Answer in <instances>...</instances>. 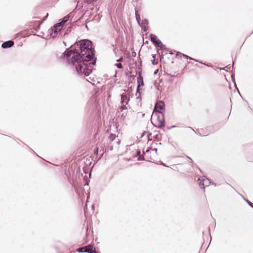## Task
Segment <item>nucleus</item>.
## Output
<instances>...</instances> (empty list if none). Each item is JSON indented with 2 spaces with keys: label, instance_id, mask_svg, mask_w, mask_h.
<instances>
[{
  "label": "nucleus",
  "instance_id": "obj_8",
  "mask_svg": "<svg viewBox=\"0 0 253 253\" xmlns=\"http://www.w3.org/2000/svg\"><path fill=\"white\" fill-rule=\"evenodd\" d=\"M120 97L121 103L122 104H126V105H127L131 98L126 92L121 94Z\"/></svg>",
  "mask_w": 253,
  "mask_h": 253
},
{
  "label": "nucleus",
  "instance_id": "obj_23",
  "mask_svg": "<svg viewBox=\"0 0 253 253\" xmlns=\"http://www.w3.org/2000/svg\"><path fill=\"white\" fill-rule=\"evenodd\" d=\"M148 25L149 20L146 18H144L142 20L141 23L140 22V25H139V26L141 27V26H148Z\"/></svg>",
  "mask_w": 253,
  "mask_h": 253
},
{
  "label": "nucleus",
  "instance_id": "obj_44",
  "mask_svg": "<svg viewBox=\"0 0 253 253\" xmlns=\"http://www.w3.org/2000/svg\"><path fill=\"white\" fill-rule=\"evenodd\" d=\"M101 151H102V153L100 155L98 160H100L102 158V157L104 154L105 151H104V150L103 149H101V150H100V152H101Z\"/></svg>",
  "mask_w": 253,
  "mask_h": 253
},
{
  "label": "nucleus",
  "instance_id": "obj_13",
  "mask_svg": "<svg viewBox=\"0 0 253 253\" xmlns=\"http://www.w3.org/2000/svg\"><path fill=\"white\" fill-rule=\"evenodd\" d=\"M48 16V13H47L46 14V15L45 16H44L42 19V20L41 21H35L34 22H38V25L35 28V30L37 32L38 31V30L40 29V26L41 25L44 21H45L47 17Z\"/></svg>",
  "mask_w": 253,
  "mask_h": 253
},
{
  "label": "nucleus",
  "instance_id": "obj_35",
  "mask_svg": "<svg viewBox=\"0 0 253 253\" xmlns=\"http://www.w3.org/2000/svg\"><path fill=\"white\" fill-rule=\"evenodd\" d=\"M114 66H116L118 69H123V65L120 63H115Z\"/></svg>",
  "mask_w": 253,
  "mask_h": 253
},
{
  "label": "nucleus",
  "instance_id": "obj_45",
  "mask_svg": "<svg viewBox=\"0 0 253 253\" xmlns=\"http://www.w3.org/2000/svg\"><path fill=\"white\" fill-rule=\"evenodd\" d=\"M205 66H207V67H211L212 65L210 63H207V62H204V64Z\"/></svg>",
  "mask_w": 253,
  "mask_h": 253
},
{
  "label": "nucleus",
  "instance_id": "obj_7",
  "mask_svg": "<svg viewBox=\"0 0 253 253\" xmlns=\"http://www.w3.org/2000/svg\"><path fill=\"white\" fill-rule=\"evenodd\" d=\"M157 120L158 122V125L157 126L154 125V126L158 128L163 129L165 131V129L164 128L166 125V121H165V116H162V118L161 119L160 116L159 115H157Z\"/></svg>",
  "mask_w": 253,
  "mask_h": 253
},
{
  "label": "nucleus",
  "instance_id": "obj_60",
  "mask_svg": "<svg viewBox=\"0 0 253 253\" xmlns=\"http://www.w3.org/2000/svg\"><path fill=\"white\" fill-rule=\"evenodd\" d=\"M115 126L116 129L117 130L118 129V127L119 126V125L117 123H115Z\"/></svg>",
  "mask_w": 253,
  "mask_h": 253
},
{
  "label": "nucleus",
  "instance_id": "obj_61",
  "mask_svg": "<svg viewBox=\"0 0 253 253\" xmlns=\"http://www.w3.org/2000/svg\"><path fill=\"white\" fill-rule=\"evenodd\" d=\"M187 158H188L189 159H190V162H191V163H192V164H193V163H194L193 160H192L190 157H189L187 156Z\"/></svg>",
  "mask_w": 253,
  "mask_h": 253
},
{
  "label": "nucleus",
  "instance_id": "obj_34",
  "mask_svg": "<svg viewBox=\"0 0 253 253\" xmlns=\"http://www.w3.org/2000/svg\"><path fill=\"white\" fill-rule=\"evenodd\" d=\"M150 151H155L156 153H157V152L158 151V149L156 148H148L146 151V153H148Z\"/></svg>",
  "mask_w": 253,
  "mask_h": 253
},
{
  "label": "nucleus",
  "instance_id": "obj_27",
  "mask_svg": "<svg viewBox=\"0 0 253 253\" xmlns=\"http://www.w3.org/2000/svg\"><path fill=\"white\" fill-rule=\"evenodd\" d=\"M75 26V21L73 22L72 24H70V26L67 27V29L66 30V33H70L71 32V29L73 28V26Z\"/></svg>",
  "mask_w": 253,
  "mask_h": 253
},
{
  "label": "nucleus",
  "instance_id": "obj_19",
  "mask_svg": "<svg viewBox=\"0 0 253 253\" xmlns=\"http://www.w3.org/2000/svg\"><path fill=\"white\" fill-rule=\"evenodd\" d=\"M123 91H125V92L126 93V94L131 98H132L133 97V93L132 92L133 89L132 87H128L127 89H123Z\"/></svg>",
  "mask_w": 253,
  "mask_h": 253
},
{
  "label": "nucleus",
  "instance_id": "obj_4",
  "mask_svg": "<svg viewBox=\"0 0 253 253\" xmlns=\"http://www.w3.org/2000/svg\"><path fill=\"white\" fill-rule=\"evenodd\" d=\"M62 26L58 23H55L48 30L50 36L52 38H55L62 29Z\"/></svg>",
  "mask_w": 253,
  "mask_h": 253
},
{
  "label": "nucleus",
  "instance_id": "obj_12",
  "mask_svg": "<svg viewBox=\"0 0 253 253\" xmlns=\"http://www.w3.org/2000/svg\"><path fill=\"white\" fill-rule=\"evenodd\" d=\"M86 247H82L80 248H78L77 249L76 251L78 253H96V251H90V250H85Z\"/></svg>",
  "mask_w": 253,
  "mask_h": 253
},
{
  "label": "nucleus",
  "instance_id": "obj_49",
  "mask_svg": "<svg viewBox=\"0 0 253 253\" xmlns=\"http://www.w3.org/2000/svg\"><path fill=\"white\" fill-rule=\"evenodd\" d=\"M89 3H93L94 2L96 1L97 0H86Z\"/></svg>",
  "mask_w": 253,
  "mask_h": 253
},
{
  "label": "nucleus",
  "instance_id": "obj_53",
  "mask_svg": "<svg viewBox=\"0 0 253 253\" xmlns=\"http://www.w3.org/2000/svg\"><path fill=\"white\" fill-rule=\"evenodd\" d=\"M198 135H199L200 136H208L209 134H202L201 133V132H200V131L198 132Z\"/></svg>",
  "mask_w": 253,
  "mask_h": 253
},
{
  "label": "nucleus",
  "instance_id": "obj_15",
  "mask_svg": "<svg viewBox=\"0 0 253 253\" xmlns=\"http://www.w3.org/2000/svg\"><path fill=\"white\" fill-rule=\"evenodd\" d=\"M182 57H183L184 58H185L186 59H189L190 60H194L193 58H192L190 56H189L188 55H187L186 54L182 53L180 52H176V58L179 59V58H181Z\"/></svg>",
  "mask_w": 253,
  "mask_h": 253
},
{
  "label": "nucleus",
  "instance_id": "obj_22",
  "mask_svg": "<svg viewBox=\"0 0 253 253\" xmlns=\"http://www.w3.org/2000/svg\"><path fill=\"white\" fill-rule=\"evenodd\" d=\"M138 61L139 62V65L137 67V70L138 71H142V61L140 57V54L138 53Z\"/></svg>",
  "mask_w": 253,
  "mask_h": 253
},
{
  "label": "nucleus",
  "instance_id": "obj_58",
  "mask_svg": "<svg viewBox=\"0 0 253 253\" xmlns=\"http://www.w3.org/2000/svg\"><path fill=\"white\" fill-rule=\"evenodd\" d=\"M157 54H152V57L153 59H156Z\"/></svg>",
  "mask_w": 253,
  "mask_h": 253
},
{
  "label": "nucleus",
  "instance_id": "obj_43",
  "mask_svg": "<svg viewBox=\"0 0 253 253\" xmlns=\"http://www.w3.org/2000/svg\"><path fill=\"white\" fill-rule=\"evenodd\" d=\"M146 133V131H145V130H143V132H142V134H141V135H140V136L139 138H140V139H141V138H142V137H143L145 135Z\"/></svg>",
  "mask_w": 253,
  "mask_h": 253
},
{
  "label": "nucleus",
  "instance_id": "obj_28",
  "mask_svg": "<svg viewBox=\"0 0 253 253\" xmlns=\"http://www.w3.org/2000/svg\"><path fill=\"white\" fill-rule=\"evenodd\" d=\"M207 181H209V184L207 185L206 186V187H208L209 185H213L215 187L216 186V185H217L216 183H215L214 182H213L211 179L208 177V178H207Z\"/></svg>",
  "mask_w": 253,
  "mask_h": 253
},
{
  "label": "nucleus",
  "instance_id": "obj_57",
  "mask_svg": "<svg viewBox=\"0 0 253 253\" xmlns=\"http://www.w3.org/2000/svg\"><path fill=\"white\" fill-rule=\"evenodd\" d=\"M159 72V69H156L154 71V75H157V74Z\"/></svg>",
  "mask_w": 253,
  "mask_h": 253
},
{
  "label": "nucleus",
  "instance_id": "obj_52",
  "mask_svg": "<svg viewBox=\"0 0 253 253\" xmlns=\"http://www.w3.org/2000/svg\"><path fill=\"white\" fill-rule=\"evenodd\" d=\"M132 56L133 57L136 56V53L134 50L132 51Z\"/></svg>",
  "mask_w": 253,
  "mask_h": 253
},
{
  "label": "nucleus",
  "instance_id": "obj_64",
  "mask_svg": "<svg viewBox=\"0 0 253 253\" xmlns=\"http://www.w3.org/2000/svg\"><path fill=\"white\" fill-rule=\"evenodd\" d=\"M116 143H117V144L118 145H119V144H120V143H121V140H119V139H118V140L117 141V142H116Z\"/></svg>",
  "mask_w": 253,
  "mask_h": 253
},
{
  "label": "nucleus",
  "instance_id": "obj_20",
  "mask_svg": "<svg viewBox=\"0 0 253 253\" xmlns=\"http://www.w3.org/2000/svg\"><path fill=\"white\" fill-rule=\"evenodd\" d=\"M153 139L156 142H160L162 140V135L161 133H158L153 136Z\"/></svg>",
  "mask_w": 253,
  "mask_h": 253
},
{
  "label": "nucleus",
  "instance_id": "obj_54",
  "mask_svg": "<svg viewBox=\"0 0 253 253\" xmlns=\"http://www.w3.org/2000/svg\"><path fill=\"white\" fill-rule=\"evenodd\" d=\"M123 61V57L121 56L119 59L117 60V62H122Z\"/></svg>",
  "mask_w": 253,
  "mask_h": 253
},
{
  "label": "nucleus",
  "instance_id": "obj_14",
  "mask_svg": "<svg viewBox=\"0 0 253 253\" xmlns=\"http://www.w3.org/2000/svg\"><path fill=\"white\" fill-rule=\"evenodd\" d=\"M136 156L137 157V160L139 161H146L143 155H142L141 154V151L140 149H136Z\"/></svg>",
  "mask_w": 253,
  "mask_h": 253
},
{
  "label": "nucleus",
  "instance_id": "obj_3",
  "mask_svg": "<svg viewBox=\"0 0 253 253\" xmlns=\"http://www.w3.org/2000/svg\"><path fill=\"white\" fill-rule=\"evenodd\" d=\"M154 109L156 113L161 114L162 116L165 115L166 105L163 100L156 102L154 105Z\"/></svg>",
  "mask_w": 253,
  "mask_h": 253
},
{
  "label": "nucleus",
  "instance_id": "obj_29",
  "mask_svg": "<svg viewBox=\"0 0 253 253\" xmlns=\"http://www.w3.org/2000/svg\"><path fill=\"white\" fill-rule=\"evenodd\" d=\"M84 247H86L85 250H90V251H96L95 248L93 247L91 244H88Z\"/></svg>",
  "mask_w": 253,
  "mask_h": 253
},
{
  "label": "nucleus",
  "instance_id": "obj_10",
  "mask_svg": "<svg viewBox=\"0 0 253 253\" xmlns=\"http://www.w3.org/2000/svg\"><path fill=\"white\" fill-rule=\"evenodd\" d=\"M207 177L203 176L198 179V184L201 189H205L206 186H205V182L207 181Z\"/></svg>",
  "mask_w": 253,
  "mask_h": 253
},
{
  "label": "nucleus",
  "instance_id": "obj_47",
  "mask_svg": "<svg viewBox=\"0 0 253 253\" xmlns=\"http://www.w3.org/2000/svg\"><path fill=\"white\" fill-rule=\"evenodd\" d=\"M126 115H125L124 114H122L120 116L121 119H122V120H124L126 118Z\"/></svg>",
  "mask_w": 253,
  "mask_h": 253
},
{
  "label": "nucleus",
  "instance_id": "obj_62",
  "mask_svg": "<svg viewBox=\"0 0 253 253\" xmlns=\"http://www.w3.org/2000/svg\"><path fill=\"white\" fill-rule=\"evenodd\" d=\"M89 196H90V194L89 193H87V197H86V201H88L89 198Z\"/></svg>",
  "mask_w": 253,
  "mask_h": 253
},
{
  "label": "nucleus",
  "instance_id": "obj_42",
  "mask_svg": "<svg viewBox=\"0 0 253 253\" xmlns=\"http://www.w3.org/2000/svg\"><path fill=\"white\" fill-rule=\"evenodd\" d=\"M135 75H131L129 77H128V79L129 80H135Z\"/></svg>",
  "mask_w": 253,
  "mask_h": 253
},
{
  "label": "nucleus",
  "instance_id": "obj_37",
  "mask_svg": "<svg viewBox=\"0 0 253 253\" xmlns=\"http://www.w3.org/2000/svg\"><path fill=\"white\" fill-rule=\"evenodd\" d=\"M231 77L232 81V82H233V84H234V86H236V82H235V76H234V75H233V74H232V75H231Z\"/></svg>",
  "mask_w": 253,
  "mask_h": 253
},
{
  "label": "nucleus",
  "instance_id": "obj_17",
  "mask_svg": "<svg viewBox=\"0 0 253 253\" xmlns=\"http://www.w3.org/2000/svg\"><path fill=\"white\" fill-rule=\"evenodd\" d=\"M73 18V14L72 13H70L67 15L64 16L61 18V19L64 22V23L67 22L68 21L70 20V22L72 21Z\"/></svg>",
  "mask_w": 253,
  "mask_h": 253
},
{
  "label": "nucleus",
  "instance_id": "obj_25",
  "mask_svg": "<svg viewBox=\"0 0 253 253\" xmlns=\"http://www.w3.org/2000/svg\"><path fill=\"white\" fill-rule=\"evenodd\" d=\"M116 136H117L115 134L111 133L108 137V139H109L110 142H113L115 139Z\"/></svg>",
  "mask_w": 253,
  "mask_h": 253
},
{
  "label": "nucleus",
  "instance_id": "obj_33",
  "mask_svg": "<svg viewBox=\"0 0 253 253\" xmlns=\"http://www.w3.org/2000/svg\"><path fill=\"white\" fill-rule=\"evenodd\" d=\"M119 108L121 110V111H123V110H126L127 107H126V105L125 104V105L122 104L121 106L119 107Z\"/></svg>",
  "mask_w": 253,
  "mask_h": 253
},
{
  "label": "nucleus",
  "instance_id": "obj_2",
  "mask_svg": "<svg viewBox=\"0 0 253 253\" xmlns=\"http://www.w3.org/2000/svg\"><path fill=\"white\" fill-rule=\"evenodd\" d=\"M149 39L151 42L154 44L156 48L159 47L161 49V51L163 52V47L165 46V45L162 42V41L158 38V37L153 34H149Z\"/></svg>",
  "mask_w": 253,
  "mask_h": 253
},
{
  "label": "nucleus",
  "instance_id": "obj_59",
  "mask_svg": "<svg viewBox=\"0 0 253 253\" xmlns=\"http://www.w3.org/2000/svg\"><path fill=\"white\" fill-rule=\"evenodd\" d=\"M158 145V143H156V142H152L151 144H150V145L152 146V145Z\"/></svg>",
  "mask_w": 253,
  "mask_h": 253
},
{
  "label": "nucleus",
  "instance_id": "obj_16",
  "mask_svg": "<svg viewBox=\"0 0 253 253\" xmlns=\"http://www.w3.org/2000/svg\"><path fill=\"white\" fill-rule=\"evenodd\" d=\"M175 77V76L168 74L166 78V82L169 84H172L174 82Z\"/></svg>",
  "mask_w": 253,
  "mask_h": 253
},
{
  "label": "nucleus",
  "instance_id": "obj_6",
  "mask_svg": "<svg viewBox=\"0 0 253 253\" xmlns=\"http://www.w3.org/2000/svg\"><path fill=\"white\" fill-rule=\"evenodd\" d=\"M85 166L83 167V171L85 174H89V177L91 176V170L87 166H90L92 164V162L90 161L89 159H86V162L84 163Z\"/></svg>",
  "mask_w": 253,
  "mask_h": 253
},
{
  "label": "nucleus",
  "instance_id": "obj_55",
  "mask_svg": "<svg viewBox=\"0 0 253 253\" xmlns=\"http://www.w3.org/2000/svg\"><path fill=\"white\" fill-rule=\"evenodd\" d=\"M164 54H163V52L162 53L161 52V55H160V61H161L164 58Z\"/></svg>",
  "mask_w": 253,
  "mask_h": 253
},
{
  "label": "nucleus",
  "instance_id": "obj_41",
  "mask_svg": "<svg viewBox=\"0 0 253 253\" xmlns=\"http://www.w3.org/2000/svg\"><path fill=\"white\" fill-rule=\"evenodd\" d=\"M151 63L153 65H156L158 64V61L156 60V59H153L151 60Z\"/></svg>",
  "mask_w": 253,
  "mask_h": 253
},
{
  "label": "nucleus",
  "instance_id": "obj_5",
  "mask_svg": "<svg viewBox=\"0 0 253 253\" xmlns=\"http://www.w3.org/2000/svg\"><path fill=\"white\" fill-rule=\"evenodd\" d=\"M142 71H137V88H136V95H137V94H140L141 93V89L140 88V87H142L144 85V83L143 81V77L142 75Z\"/></svg>",
  "mask_w": 253,
  "mask_h": 253
},
{
  "label": "nucleus",
  "instance_id": "obj_18",
  "mask_svg": "<svg viewBox=\"0 0 253 253\" xmlns=\"http://www.w3.org/2000/svg\"><path fill=\"white\" fill-rule=\"evenodd\" d=\"M135 17L138 24L140 25V22L141 21L140 15L139 10L136 7L135 8Z\"/></svg>",
  "mask_w": 253,
  "mask_h": 253
},
{
  "label": "nucleus",
  "instance_id": "obj_51",
  "mask_svg": "<svg viewBox=\"0 0 253 253\" xmlns=\"http://www.w3.org/2000/svg\"><path fill=\"white\" fill-rule=\"evenodd\" d=\"M141 92L140 94H139L138 96H137V97H136V99H139V101H140V102L142 101V97H141Z\"/></svg>",
  "mask_w": 253,
  "mask_h": 253
},
{
  "label": "nucleus",
  "instance_id": "obj_21",
  "mask_svg": "<svg viewBox=\"0 0 253 253\" xmlns=\"http://www.w3.org/2000/svg\"><path fill=\"white\" fill-rule=\"evenodd\" d=\"M147 162H151V163H155L156 164H157V165H162L163 166H164V167H168V166L166 164L163 163L162 161L160 160L158 162H156L155 161V160H153V161H151V160H147Z\"/></svg>",
  "mask_w": 253,
  "mask_h": 253
},
{
  "label": "nucleus",
  "instance_id": "obj_26",
  "mask_svg": "<svg viewBox=\"0 0 253 253\" xmlns=\"http://www.w3.org/2000/svg\"><path fill=\"white\" fill-rule=\"evenodd\" d=\"M86 81L88 83H90L92 85L95 86L94 82H95V80L94 78L89 77L88 79H85Z\"/></svg>",
  "mask_w": 253,
  "mask_h": 253
},
{
  "label": "nucleus",
  "instance_id": "obj_39",
  "mask_svg": "<svg viewBox=\"0 0 253 253\" xmlns=\"http://www.w3.org/2000/svg\"><path fill=\"white\" fill-rule=\"evenodd\" d=\"M113 150V145H109L107 148H106L105 151H112Z\"/></svg>",
  "mask_w": 253,
  "mask_h": 253
},
{
  "label": "nucleus",
  "instance_id": "obj_11",
  "mask_svg": "<svg viewBox=\"0 0 253 253\" xmlns=\"http://www.w3.org/2000/svg\"><path fill=\"white\" fill-rule=\"evenodd\" d=\"M235 62H236V58L234 60H233L232 66H231L229 64V65H228L226 66H225V67H223L222 68H219V69L220 70H224V71H225L226 72H229V73L232 72L233 68H234V64H235Z\"/></svg>",
  "mask_w": 253,
  "mask_h": 253
},
{
  "label": "nucleus",
  "instance_id": "obj_31",
  "mask_svg": "<svg viewBox=\"0 0 253 253\" xmlns=\"http://www.w3.org/2000/svg\"><path fill=\"white\" fill-rule=\"evenodd\" d=\"M152 135V132H147V141H148V143L150 142V141H152V139L151 138H150V137Z\"/></svg>",
  "mask_w": 253,
  "mask_h": 253
},
{
  "label": "nucleus",
  "instance_id": "obj_30",
  "mask_svg": "<svg viewBox=\"0 0 253 253\" xmlns=\"http://www.w3.org/2000/svg\"><path fill=\"white\" fill-rule=\"evenodd\" d=\"M141 28L144 32H147L149 30V27L148 25V26H141Z\"/></svg>",
  "mask_w": 253,
  "mask_h": 253
},
{
  "label": "nucleus",
  "instance_id": "obj_38",
  "mask_svg": "<svg viewBox=\"0 0 253 253\" xmlns=\"http://www.w3.org/2000/svg\"><path fill=\"white\" fill-rule=\"evenodd\" d=\"M57 23H58L61 25V26H62V27H63L65 24V23H64L61 18L58 20Z\"/></svg>",
  "mask_w": 253,
  "mask_h": 253
},
{
  "label": "nucleus",
  "instance_id": "obj_56",
  "mask_svg": "<svg viewBox=\"0 0 253 253\" xmlns=\"http://www.w3.org/2000/svg\"><path fill=\"white\" fill-rule=\"evenodd\" d=\"M235 86V89H236V90H237V91L238 93H239V94H240V91H239V88H238V87L237 85H236V86Z\"/></svg>",
  "mask_w": 253,
  "mask_h": 253
},
{
  "label": "nucleus",
  "instance_id": "obj_36",
  "mask_svg": "<svg viewBox=\"0 0 253 253\" xmlns=\"http://www.w3.org/2000/svg\"><path fill=\"white\" fill-rule=\"evenodd\" d=\"M178 51H176L175 50H174V49H169V53L170 54V55H173L174 53H175L176 55H175V57H176V52H178Z\"/></svg>",
  "mask_w": 253,
  "mask_h": 253
},
{
  "label": "nucleus",
  "instance_id": "obj_9",
  "mask_svg": "<svg viewBox=\"0 0 253 253\" xmlns=\"http://www.w3.org/2000/svg\"><path fill=\"white\" fill-rule=\"evenodd\" d=\"M14 44V42L12 40H8L3 42V43L1 44V47L3 49H7L12 47Z\"/></svg>",
  "mask_w": 253,
  "mask_h": 253
},
{
  "label": "nucleus",
  "instance_id": "obj_32",
  "mask_svg": "<svg viewBox=\"0 0 253 253\" xmlns=\"http://www.w3.org/2000/svg\"><path fill=\"white\" fill-rule=\"evenodd\" d=\"M99 148L98 147H96L94 150H93V154L95 155V156H98V154H99Z\"/></svg>",
  "mask_w": 253,
  "mask_h": 253
},
{
  "label": "nucleus",
  "instance_id": "obj_50",
  "mask_svg": "<svg viewBox=\"0 0 253 253\" xmlns=\"http://www.w3.org/2000/svg\"><path fill=\"white\" fill-rule=\"evenodd\" d=\"M26 147H27V148H28L30 151H33V152H34V154H35L37 156H38V157H40L39 155H38L36 153V152H35V151H34V150H33L32 148H31L30 147H29L27 145H26Z\"/></svg>",
  "mask_w": 253,
  "mask_h": 253
},
{
  "label": "nucleus",
  "instance_id": "obj_63",
  "mask_svg": "<svg viewBox=\"0 0 253 253\" xmlns=\"http://www.w3.org/2000/svg\"><path fill=\"white\" fill-rule=\"evenodd\" d=\"M118 71L117 70H115V74L114 76V77H117V74L118 73Z\"/></svg>",
  "mask_w": 253,
  "mask_h": 253
},
{
  "label": "nucleus",
  "instance_id": "obj_40",
  "mask_svg": "<svg viewBox=\"0 0 253 253\" xmlns=\"http://www.w3.org/2000/svg\"><path fill=\"white\" fill-rule=\"evenodd\" d=\"M207 130H209L210 131H214L213 130V126H208L206 127Z\"/></svg>",
  "mask_w": 253,
  "mask_h": 253
},
{
  "label": "nucleus",
  "instance_id": "obj_1",
  "mask_svg": "<svg viewBox=\"0 0 253 253\" xmlns=\"http://www.w3.org/2000/svg\"><path fill=\"white\" fill-rule=\"evenodd\" d=\"M77 40L66 48L61 59L67 65L74 66L77 74L85 78L89 76L95 69L96 64L95 50L92 41L83 39L77 42Z\"/></svg>",
  "mask_w": 253,
  "mask_h": 253
},
{
  "label": "nucleus",
  "instance_id": "obj_48",
  "mask_svg": "<svg viewBox=\"0 0 253 253\" xmlns=\"http://www.w3.org/2000/svg\"><path fill=\"white\" fill-rule=\"evenodd\" d=\"M175 127H176V126L172 125V126H167V129H170L174 128Z\"/></svg>",
  "mask_w": 253,
  "mask_h": 253
},
{
  "label": "nucleus",
  "instance_id": "obj_24",
  "mask_svg": "<svg viewBox=\"0 0 253 253\" xmlns=\"http://www.w3.org/2000/svg\"><path fill=\"white\" fill-rule=\"evenodd\" d=\"M244 200L248 204V205L250 206L252 209H253V203H252L251 201L248 200L247 198H246L243 195H241Z\"/></svg>",
  "mask_w": 253,
  "mask_h": 253
},
{
  "label": "nucleus",
  "instance_id": "obj_46",
  "mask_svg": "<svg viewBox=\"0 0 253 253\" xmlns=\"http://www.w3.org/2000/svg\"><path fill=\"white\" fill-rule=\"evenodd\" d=\"M170 48H168V47H166V46L163 47V53L165 52V51H167V52H169V50Z\"/></svg>",
  "mask_w": 253,
  "mask_h": 253
}]
</instances>
